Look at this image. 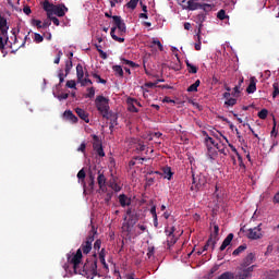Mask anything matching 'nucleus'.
Masks as SVG:
<instances>
[{
	"label": "nucleus",
	"instance_id": "nucleus-1",
	"mask_svg": "<svg viewBox=\"0 0 279 279\" xmlns=\"http://www.w3.org/2000/svg\"><path fill=\"white\" fill-rule=\"evenodd\" d=\"M112 21L114 26L111 27L110 36L116 43H125V33L128 32V27L125 26V23L123 20H121V16L113 15Z\"/></svg>",
	"mask_w": 279,
	"mask_h": 279
},
{
	"label": "nucleus",
	"instance_id": "nucleus-2",
	"mask_svg": "<svg viewBox=\"0 0 279 279\" xmlns=\"http://www.w3.org/2000/svg\"><path fill=\"white\" fill-rule=\"evenodd\" d=\"M43 8H44L45 12L47 13V19H51V16H53V14L56 16L62 17V16H65L66 12H69V8H66V5H64V3L53 4V3L49 2V0L44 1Z\"/></svg>",
	"mask_w": 279,
	"mask_h": 279
},
{
	"label": "nucleus",
	"instance_id": "nucleus-3",
	"mask_svg": "<svg viewBox=\"0 0 279 279\" xmlns=\"http://www.w3.org/2000/svg\"><path fill=\"white\" fill-rule=\"evenodd\" d=\"M77 274L80 276H87V278L88 276H99V271L97 270V254H94L85 264H82Z\"/></svg>",
	"mask_w": 279,
	"mask_h": 279
},
{
	"label": "nucleus",
	"instance_id": "nucleus-4",
	"mask_svg": "<svg viewBox=\"0 0 279 279\" xmlns=\"http://www.w3.org/2000/svg\"><path fill=\"white\" fill-rule=\"evenodd\" d=\"M95 106L104 119L112 117V113H110V99L99 95L95 99Z\"/></svg>",
	"mask_w": 279,
	"mask_h": 279
},
{
	"label": "nucleus",
	"instance_id": "nucleus-5",
	"mask_svg": "<svg viewBox=\"0 0 279 279\" xmlns=\"http://www.w3.org/2000/svg\"><path fill=\"white\" fill-rule=\"evenodd\" d=\"M68 263L73 266L74 274H77L82 267V258L84 255L82 254V248H78L76 253H69L66 255Z\"/></svg>",
	"mask_w": 279,
	"mask_h": 279
},
{
	"label": "nucleus",
	"instance_id": "nucleus-6",
	"mask_svg": "<svg viewBox=\"0 0 279 279\" xmlns=\"http://www.w3.org/2000/svg\"><path fill=\"white\" fill-rule=\"evenodd\" d=\"M254 269H256V265H251L247 268L239 267L238 275L235 276L239 279H251L252 274L254 272Z\"/></svg>",
	"mask_w": 279,
	"mask_h": 279
},
{
	"label": "nucleus",
	"instance_id": "nucleus-7",
	"mask_svg": "<svg viewBox=\"0 0 279 279\" xmlns=\"http://www.w3.org/2000/svg\"><path fill=\"white\" fill-rule=\"evenodd\" d=\"M136 223H138V214L135 213L129 216L128 221L123 223V229L126 230V232H130Z\"/></svg>",
	"mask_w": 279,
	"mask_h": 279
},
{
	"label": "nucleus",
	"instance_id": "nucleus-8",
	"mask_svg": "<svg viewBox=\"0 0 279 279\" xmlns=\"http://www.w3.org/2000/svg\"><path fill=\"white\" fill-rule=\"evenodd\" d=\"M260 226L254 227L253 229H248L247 238L252 241H256L258 239H262L263 236V229H260Z\"/></svg>",
	"mask_w": 279,
	"mask_h": 279
},
{
	"label": "nucleus",
	"instance_id": "nucleus-9",
	"mask_svg": "<svg viewBox=\"0 0 279 279\" xmlns=\"http://www.w3.org/2000/svg\"><path fill=\"white\" fill-rule=\"evenodd\" d=\"M8 29H10V26H8V20L4 16L0 15V32L1 36H4L5 43L10 40V37H8Z\"/></svg>",
	"mask_w": 279,
	"mask_h": 279
},
{
	"label": "nucleus",
	"instance_id": "nucleus-10",
	"mask_svg": "<svg viewBox=\"0 0 279 279\" xmlns=\"http://www.w3.org/2000/svg\"><path fill=\"white\" fill-rule=\"evenodd\" d=\"M256 260V255L254 253H250L241 263L240 267L247 269V267H252V263Z\"/></svg>",
	"mask_w": 279,
	"mask_h": 279
},
{
	"label": "nucleus",
	"instance_id": "nucleus-11",
	"mask_svg": "<svg viewBox=\"0 0 279 279\" xmlns=\"http://www.w3.org/2000/svg\"><path fill=\"white\" fill-rule=\"evenodd\" d=\"M86 73H88V70H86V68H84V65H82V63H78L76 65V80L77 82H82L84 75H86Z\"/></svg>",
	"mask_w": 279,
	"mask_h": 279
},
{
	"label": "nucleus",
	"instance_id": "nucleus-12",
	"mask_svg": "<svg viewBox=\"0 0 279 279\" xmlns=\"http://www.w3.org/2000/svg\"><path fill=\"white\" fill-rule=\"evenodd\" d=\"M218 156H219V153L217 151V148L207 144V157H208V159L209 160H217Z\"/></svg>",
	"mask_w": 279,
	"mask_h": 279
},
{
	"label": "nucleus",
	"instance_id": "nucleus-13",
	"mask_svg": "<svg viewBox=\"0 0 279 279\" xmlns=\"http://www.w3.org/2000/svg\"><path fill=\"white\" fill-rule=\"evenodd\" d=\"M63 119H65V121H70V123H77L78 119L75 114H73V111L71 110H65L63 112Z\"/></svg>",
	"mask_w": 279,
	"mask_h": 279
},
{
	"label": "nucleus",
	"instance_id": "nucleus-14",
	"mask_svg": "<svg viewBox=\"0 0 279 279\" xmlns=\"http://www.w3.org/2000/svg\"><path fill=\"white\" fill-rule=\"evenodd\" d=\"M119 202H120V206H122V208H125V206L132 205V198L128 197V195H125V194L119 195Z\"/></svg>",
	"mask_w": 279,
	"mask_h": 279
},
{
	"label": "nucleus",
	"instance_id": "nucleus-15",
	"mask_svg": "<svg viewBox=\"0 0 279 279\" xmlns=\"http://www.w3.org/2000/svg\"><path fill=\"white\" fill-rule=\"evenodd\" d=\"M75 112H76L77 117H80V119H82V121H85V123H90V119H88V112H86L84 109L76 108Z\"/></svg>",
	"mask_w": 279,
	"mask_h": 279
},
{
	"label": "nucleus",
	"instance_id": "nucleus-16",
	"mask_svg": "<svg viewBox=\"0 0 279 279\" xmlns=\"http://www.w3.org/2000/svg\"><path fill=\"white\" fill-rule=\"evenodd\" d=\"M256 77L255 76H253V77H251L250 78V84H248V86L246 87V93L248 94V95H252V94H254V93H256Z\"/></svg>",
	"mask_w": 279,
	"mask_h": 279
},
{
	"label": "nucleus",
	"instance_id": "nucleus-17",
	"mask_svg": "<svg viewBox=\"0 0 279 279\" xmlns=\"http://www.w3.org/2000/svg\"><path fill=\"white\" fill-rule=\"evenodd\" d=\"M95 234H97V229H95V226H93L84 243L93 245V242L95 241Z\"/></svg>",
	"mask_w": 279,
	"mask_h": 279
},
{
	"label": "nucleus",
	"instance_id": "nucleus-18",
	"mask_svg": "<svg viewBox=\"0 0 279 279\" xmlns=\"http://www.w3.org/2000/svg\"><path fill=\"white\" fill-rule=\"evenodd\" d=\"M232 239H234V233H229L220 245V252H223V250H226V247L232 243Z\"/></svg>",
	"mask_w": 279,
	"mask_h": 279
},
{
	"label": "nucleus",
	"instance_id": "nucleus-19",
	"mask_svg": "<svg viewBox=\"0 0 279 279\" xmlns=\"http://www.w3.org/2000/svg\"><path fill=\"white\" fill-rule=\"evenodd\" d=\"M78 182L83 185V189H86V171L84 169H81L77 173Z\"/></svg>",
	"mask_w": 279,
	"mask_h": 279
},
{
	"label": "nucleus",
	"instance_id": "nucleus-20",
	"mask_svg": "<svg viewBox=\"0 0 279 279\" xmlns=\"http://www.w3.org/2000/svg\"><path fill=\"white\" fill-rule=\"evenodd\" d=\"M107 181L108 179H106V175L104 174V172L98 171V177H97L98 186L102 187L104 185H106Z\"/></svg>",
	"mask_w": 279,
	"mask_h": 279
},
{
	"label": "nucleus",
	"instance_id": "nucleus-21",
	"mask_svg": "<svg viewBox=\"0 0 279 279\" xmlns=\"http://www.w3.org/2000/svg\"><path fill=\"white\" fill-rule=\"evenodd\" d=\"M80 250H81V254H82V252H83V254H90V251L93 250V244H88L86 242H83L81 244Z\"/></svg>",
	"mask_w": 279,
	"mask_h": 279
},
{
	"label": "nucleus",
	"instance_id": "nucleus-22",
	"mask_svg": "<svg viewBox=\"0 0 279 279\" xmlns=\"http://www.w3.org/2000/svg\"><path fill=\"white\" fill-rule=\"evenodd\" d=\"M88 77V72H85V77L83 76L82 80L77 82V84H81V86H88V84L93 85V81Z\"/></svg>",
	"mask_w": 279,
	"mask_h": 279
},
{
	"label": "nucleus",
	"instance_id": "nucleus-23",
	"mask_svg": "<svg viewBox=\"0 0 279 279\" xmlns=\"http://www.w3.org/2000/svg\"><path fill=\"white\" fill-rule=\"evenodd\" d=\"M128 110L129 112H138V109L136 108V105H134V98H128Z\"/></svg>",
	"mask_w": 279,
	"mask_h": 279
},
{
	"label": "nucleus",
	"instance_id": "nucleus-24",
	"mask_svg": "<svg viewBox=\"0 0 279 279\" xmlns=\"http://www.w3.org/2000/svg\"><path fill=\"white\" fill-rule=\"evenodd\" d=\"M162 177L165 180H171V178H173V172L171 171V167H166L162 169Z\"/></svg>",
	"mask_w": 279,
	"mask_h": 279
},
{
	"label": "nucleus",
	"instance_id": "nucleus-25",
	"mask_svg": "<svg viewBox=\"0 0 279 279\" xmlns=\"http://www.w3.org/2000/svg\"><path fill=\"white\" fill-rule=\"evenodd\" d=\"M93 147H94V150L95 149H99L100 147H104V145L101 144V140H99V136L97 135H93Z\"/></svg>",
	"mask_w": 279,
	"mask_h": 279
},
{
	"label": "nucleus",
	"instance_id": "nucleus-26",
	"mask_svg": "<svg viewBox=\"0 0 279 279\" xmlns=\"http://www.w3.org/2000/svg\"><path fill=\"white\" fill-rule=\"evenodd\" d=\"M88 189L89 191H95V174L93 172L88 173Z\"/></svg>",
	"mask_w": 279,
	"mask_h": 279
},
{
	"label": "nucleus",
	"instance_id": "nucleus-27",
	"mask_svg": "<svg viewBox=\"0 0 279 279\" xmlns=\"http://www.w3.org/2000/svg\"><path fill=\"white\" fill-rule=\"evenodd\" d=\"M197 23H198V29L202 31V27H204V23L206 22V14L201 13L196 16Z\"/></svg>",
	"mask_w": 279,
	"mask_h": 279
},
{
	"label": "nucleus",
	"instance_id": "nucleus-28",
	"mask_svg": "<svg viewBox=\"0 0 279 279\" xmlns=\"http://www.w3.org/2000/svg\"><path fill=\"white\" fill-rule=\"evenodd\" d=\"M217 241H219V239H217V236L210 235L206 243L209 247H211V250H215V246L217 245Z\"/></svg>",
	"mask_w": 279,
	"mask_h": 279
},
{
	"label": "nucleus",
	"instance_id": "nucleus-29",
	"mask_svg": "<svg viewBox=\"0 0 279 279\" xmlns=\"http://www.w3.org/2000/svg\"><path fill=\"white\" fill-rule=\"evenodd\" d=\"M199 34H202L201 29H198V33L196 34L197 43L194 45L196 51H202V35Z\"/></svg>",
	"mask_w": 279,
	"mask_h": 279
},
{
	"label": "nucleus",
	"instance_id": "nucleus-30",
	"mask_svg": "<svg viewBox=\"0 0 279 279\" xmlns=\"http://www.w3.org/2000/svg\"><path fill=\"white\" fill-rule=\"evenodd\" d=\"M246 250H247V244H242L233 251L232 255L239 256V254H242V252H245Z\"/></svg>",
	"mask_w": 279,
	"mask_h": 279
},
{
	"label": "nucleus",
	"instance_id": "nucleus-31",
	"mask_svg": "<svg viewBox=\"0 0 279 279\" xmlns=\"http://www.w3.org/2000/svg\"><path fill=\"white\" fill-rule=\"evenodd\" d=\"M154 173H160V172H158V171H156V172H150V173H148L147 175H146V183H147V185L148 186H151V184H154V182H155V178L154 177H151V175H154Z\"/></svg>",
	"mask_w": 279,
	"mask_h": 279
},
{
	"label": "nucleus",
	"instance_id": "nucleus-32",
	"mask_svg": "<svg viewBox=\"0 0 279 279\" xmlns=\"http://www.w3.org/2000/svg\"><path fill=\"white\" fill-rule=\"evenodd\" d=\"M112 69L118 77H123V68L121 65H113Z\"/></svg>",
	"mask_w": 279,
	"mask_h": 279
},
{
	"label": "nucleus",
	"instance_id": "nucleus-33",
	"mask_svg": "<svg viewBox=\"0 0 279 279\" xmlns=\"http://www.w3.org/2000/svg\"><path fill=\"white\" fill-rule=\"evenodd\" d=\"M109 186L110 189H112V191H114L116 193H119V191H121V186L119 185V183L117 181H110L109 182Z\"/></svg>",
	"mask_w": 279,
	"mask_h": 279
},
{
	"label": "nucleus",
	"instance_id": "nucleus-34",
	"mask_svg": "<svg viewBox=\"0 0 279 279\" xmlns=\"http://www.w3.org/2000/svg\"><path fill=\"white\" fill-rule=\"evenodd\" d=\"M71 69H73V60L69 59L65 61V76H68L69 73H71Z\"/></svg>",
	"mask_w": 279,
	"mask_h": 279
},
{
	"label": "nucleus",
	"instance_id": "nucleus-35",
	"mask_svg": "<svg viewBox=\"0 0 279 279\" xmlns=\"http://www.w3.org/2000/svg\"><path fill=\"white\" fill-rule=\"evenodd\" d=\"M122 64H126L128 66H131V69H138V64H136L134 61H130L128 59H122Z\"/></svg>",
	"mask_w": 279,
	"mask_h": 279
},
{
	"label": "nucleus",
	"instance_id": "nucleus-36",
	"mask_svg": "<svg viewBox=\"0 0 279 279\" xmlns=\"http://www.w3.org/2000/svg\"><path fill=\"white\" fill-rule=\"evenodd\" d=\"M189 73L195 74L197 73V66L193 65L191 62L185 61Z\"/></svg>",
	"mask_w": 279,
	"mask_h": 279
},
{
	"label": "nucleus",
	"instance_id": "nucleus-37",
	"mask_svg": "<svg viewBox=\"0 0 279 279\" xmlns=\"http://www.w3.org/2000/svg\"><path fill=\"white\" fill-rule=\"evenodd\" d=\"M199 10H204V12H210L213 10V5L208 3H201L198 4Z\"/></svg>",
	"mask_w": 279,
	"mask_h": 279
},
{
	"label": "nucleus",
	"instance_id": "nucleus-38",
	"mask_svg": "<svg viewBox=\"0 0 279 279\" xmlns=\"http://www.w3.org/2000/svg\"><path fill=\"white\" fill-rule=\"evenodd\" d=\"M154 45L158 47L159 51H165V47L162 46V43H160V40H158L157 38L153 39L150 47H154Z\"/></svg>",
	"mask_w": 279,
	"mask_h": 279
},
{
	"label": "nucleus",
	"instance_id": "nucleus-39",
	"mask_svg": "<svg viewBox=\"0 0 279 279\" xmlns=\"http://www.w3.org/2000/svg\"><path fill=\"white\" fill-rule=\"evenodd\" d=\"M136 5H138V0H130L126 3V8H129L130 10H136Z\"/></svg>",
	"mask_w": 279,
	"mask_h": 279
},
{
	"label": "nucleus",
	"instance_id": "nucleus-40",
	"mask_svg": "<svg viewBox=\"0 0 279 279\" xmlns=\"http://www.w3.org/2000/svg\"><path fill=\"white\" fill-rule=\"evenodd\" d=\"M106 250L105 248H101L100 252L98 253V258L100 260V263H106Z\"/></svg>",
	"mask_w": 279,
	"mask_h": 279
},
{
	"label": "nucleus",
	"instance_id": "nucleus-41",
	"mask_svg": "<svg viewBox=\"0 0 279 279\" xmlns=\"http://www.w3.org/2000/svg\"><path fill=\"white\" fill-rule=\"evenodd\" d=\"M32 25L34 27H37V29H43V21H40V20L33 19Z\"/></svg>",
	"mask_w": 279,
	"mask_h": 279
},
{
	"label": "nucleus",
	"instance_id": "nucleus-42",
	"mask_svg": "<svg viewBox=\"0 0 279 279\" xmlns=\"http://www.w3.org/2000/svg\"><path fill=\"white\" fill-rule=\"evenodd\" d=\"M217 19H219L220 21H226V19H228V15H226V10H220L218 13H217Z\"/></svg>",
	"mask_w": 279,
	"mask_h": 279
},
{
	"label": "nucleus",
	"instance_id": "nucleus-43",
	"mask_svg": "<svg viewBox=\"0 0 279 279\" xmlns=\"http://www.w3.org/2000/svg\"><path fill=\"white\" fill-rule=\"evenodd\" d=\"M272 88H274L272 98L276 99L277 96L279 95V85H278V83H274Z\"/></svg>",
	"mask_w": 279,
	"mask_h": 279
},
{
	"label": "nucleus",
	"instance_id": "nucleus-44",
	"mask_svg": "<svg viewBox=\"0 0 279 279\" xmlns=\"http://www.w3.org/2000/svg\"><path fill=\"white\" fill-rule=\"evenodd\" d=\"M267 114H269V111L267 109H262L258 112L257 117H259L260 119L265 120V119H267Z\"/></svg>",
	"mask_w": 279,
	"mask_h": 279
},
{
	"label": "nucleus",
	"instance_id": "nucleus-45",
	"mask_svg": "<svg viewBox=\"0 0 279 279\" xmlns=\"http://www.w3.org/2000/svg\"><path fill=\"white\" fill-rule=\"evenodd\" d=\"M205 142L206 143H210V145H214V147H216L217 149H219V144H217V143H215V140L213 138V137H210V136H206V138H205Z\"/></svg>",
	"mask_w": 279,
	"mask_h": 279
},
{
	"label": "nucleus",
	"instance_id": "nucleus-46",
	"mask_svg": "<svg viewBox=\"0 0 279 279\" xmlns=\"http://www.w3.org/2000/svg\"><path fill=\"white\" fill-rule=\"evenodd\" d=\"M225 106H236V98H229L225 101Z\"/></svg>",
	"mask_w": 279,
	"mask_h": 279
},
{
	"label": "nucleus",
	"instance_id": "nucleus-47",
	"mask_svg": "<svg viewBox=\"0 0 279 279\" xmlns=\"http://www.w3.org/2000/svg\"><path fill=\"white\" fill-rule=\"evenodd\" d=\"M47 27H51V20L49 17L41 23V29H47Z\"/></svg>",
	"mask_w": 279,
	"mask_h": 279
},
{
	"label": "nucleus",
	"instance_id": "nucleus-48",
	"mask_svg": "<svg viewBox=\"0 0 279 279\" xmlns=\"http://www.w3.org/2000/svg\"><path fill=\"white\" fill-rule=\"evenodd\" d=\"M92 75H93V77H95V80H98V84H107V81L101 78V76L99 74L93 73Z\"/></svg>",
	"mask_w": 279,
	"mask_h": 279
},
{
	"label": "nucleus",
	"instance_id": "nucleus-49",
	"mask_svg": "<svg viewBox=\"0 0 279 279\" xmlns=\"http://www.w3.org/2000/svg\"><path fill=\"white\" fill-rule=\"evenodd\" d=\"M94 151H96V154H97L100 158H104V156H106V153L104 151V146H101L100 148L94 149Z\"/></svg>",
	"mask_w": 279,
	"mask_h": 279
},
{
	"label": "nucleus",
	"instance_id": "nucleus-50",
	"mask_svg": "<svg viewBox=\"0 0 279 279\" xmlns=\"http://www.w3.org/2000/svg\"><path fill=\"white\" fill-rule=\"evenodd\" d=\"M65 86H66V88H76L77 83H75V81H73V80H70L66 82Z\"/></svg>",
	"mask_w": 279,
	"mask_h": 279
},
{
	"label": "nucleus",
	"instance_id": "nucleus-51",
	"mask_svg": "<svg viewBox=\"0 0 279 279\" xmlns=\"http://www.w3.org/2000/svg\"><path fill=\"white\" fill-rule=\"evenodd\" d=\"M173 232H175V227H171L170 230L169 228L165 229V233L167 234V236H173Z\"/></svg>",
	"mask_w": 279,
	"mask_h": 279
},
{
	"label": "nucleus",
	"instance_id": "nucleus-52",
	"mask_svg": "<svg viewBox=\"0 0 279 279\" xmlns=\"http://www.w3.org/2000/svg\"><path fill=\"white\" fill-rule=\"evenodd\" d=\"M240 88H241V87H240L239 85H235L231 95H232L233 97H239V95L241 94Z\"/></svg>",
	"mask_w": 279,
	"mask_h": 279
},
{
	"label": "nucleus",
	"instance_id": "nucleus-53",
	"mask_svg": "<svg viewBox=\"0 0 279 279\" xmlns=\"http://www.w3.org/2000/svg\"><path fill=\"white\" fill-rule=\"evenodd\" d=\"M223 138H225V141L228 143L230 149H231L232 151H234V154H235V156H236V154H239V150H236V147H234V145H232V144L228 141V137L223 136Z\"/></svg>",
	"mask_w": 279,
	"mask_h": 279
},
{
	"label": "nucleus",
	"instance_id": "nucleus-54",
	"mask_svg": "<svg viewBox=\"0 0 279 279\" xmlns=\"http://www.w3.org/2000/svg\"><path fill=\"white\" fill-rule=\"evenodd\" d=\"M52 23L53 25H56L57 27L60 26V20L53 15H50V17H48Z\"/></svg>",
	"mask_w": 279,
	"mask_h": 279
},
{
	"label": "nucleus",
	"instance_id": "nucleus-55",
	"mask_svg": "<svg viewBox=\"0 0 279 279\" xmlns=\"http://www.w3.org/2000/svg\"><path fill=\"white\" fill-rule=\"evenodd\" d=\"M87 90H88V94L86 95V97L89 99H93V97H95V87H90Z\"/></svg>",
	"mask_w": 279,
	"mask_h": 279
},
{
	"label": "nucleus",
	"instance_id": "nucleus-56",
	"mask_svg": "<svg viewBox=\"0 0 279 279\" xmlns=\"http://www.w3.org/2000/svg\"><path fill=\"white\" fill-rule=\"evenodd\" d=\"M35 43H43V40H45V37H43V35L35 33V38H34Z\"/></svg>",
	"mask_w": 279,
	"mask_h": 279
},
{
	"label": "nucleus",
	"instance_id": "nucleus-57",
	"mask_svg": "<svg viewBox=\"0 0 279 279\" xmlns=\"http://www.w3.org/2000/svg\"><path fill=\"white\" fill-rule=\"evenodd\" d=\"M94 250H97V252H99V250H101V240H96L94 243Z\"/></svg>",
	"mask_w": 279,
	"mask_h": 279
},
{
	"label": "nucleus",
	"instance_id": "nucleus-58",
	"mask_svg": "<svg viewBox=\"0 0 279 279\" xmlns=\"http://www.w3.org/2000/svg\"><path fill=\"white\" fill-rule=\"evenodd\" d=\"M62 58V50H59L57 57L53 61L54 64H60V59Z\"/></svg>",
	"mask_w": 279,
	"mask_h": 279
},
{
	"label": "nucleus",
	"instance_id": "nucleus-59",
	"mask_svg": "<svg viewBox=\"0 0 279 279\" xmlns=\"http://www.w3.org/2000/svg\"><path fill=\"white\" fill-rule=\"evenodd\" d=\"M76 151H81L82 154H86V143H82Z\"/></svg>",
	"mask_w": 279,
	"mask_h": 279
},
{
	"label": "nucleus",
	"instance_id": "nucleus-60",
	"mask_svg": "<svg viewBox=\"0 0 279 279\" xmlns=\"http://www.w3.org/2000/svg\"><path fill=\"white\" fill-rule=\"evenodd\" d=\"M158 82H165V80H158L156 83L149 82V83H146L145 86L146 88H154L156 87V84H158Z\"/></svg>",
	"mask_w": 279,
	"mask_h": 279
},
{
	"label": "nucleus",
	"instance_id": "nucleus-61",
	"mask_svg": "<svg viewBox=\"0 0 279 279\" xmlns=\"http://www.w3.org/2000/svg\"><path fill=\"white\" fill-rule=\"evenodd\" d=\"M112 195L113 193L112 192H107L106 195H105V202L106 204H108L110 202V199H112Z\"/></svg>",
	"mask_w": 279,
	"mask_h": 279
},
{
	"label": "nucleus",
	"instance_id": "nucleus-62",
	"mask_svg": "<svg viewBox=\"0 0 279 279\" xmlns=\"http://www.w3.org/2000/svg\"><path fill=\"white\" fill-rule=\"evenodd\" d=\"M187 93H197V87L195 83H193L190 87H187Z\"/></svg>",
	"mask_w": 279,
	"mask_h": 279
},
{
	"label": "nucleus",
	"instance_id": "nucleus-63",
	"mask_svg": "<svg viewBox=\"0 0 279 279\" xmlns=\"http://www.w3.org/2000/svg\"><path fill=\"white\" fill-rule=\"evenodd\" d=\"M23 12H24V14L29 16V14H32V8H29V5H26L23 8Z\"/></svg>",
	"mask_w": 279,
	"mask_h": 279
},
{
	"label": "nucleus",
	"instance_id": "nucleus-64",
	"mask_svg": "<svg viewBox=\"0 0 279 279\" xmlns=\"http://www.w3.org/2000/svg\"><path fill=\"white\" fill-rule=\"evenodd\" d=\"M272 202L274 204H279V192L275 194Z\"/></svg>",
	"mask_w": 279,
	"mask_h": 279
}]
</instances>
